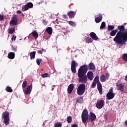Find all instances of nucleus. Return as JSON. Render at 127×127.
I'll return each instance as SVG.
<instances>
[{
	"label": "nucleus",
	"mask_w": 127,
	"mask_h": 127,
	"mask_svg": "<svg viewBox=\"0 0 127 127\" xmlns=\"http://www.w3.org/2000/svg\"><path fill=\"white\" fill-rule=\"evenodd\" d=\"M15 56V55L14 53H13V52H10L8 54V58L9 59H14Z\"/></svg>",
	"instance_id": "6ab92c4d"
},
{
	"label": "nucleus",
	"mask_w": 127,
	"mask_h": 127,
	"mask_svg": "<svg viewBox=\"0 0 127 127\" xmlns=\"http://www.w3.org/2000/svg\"><path fill=\"white\" fill-rule=\"evenodd\" d=\"M105 106V101L103 100H101L98 101L96 103V107L97 109H102Z\"/></svg>",
	"instance_id": "f8f14e48"
},
{
	"label": "nucleus",
	"mask_w": 127,
	"mask_h": 127,
	"mask_svg": "<svg viewBox=\"0 0 127 127\" xmlns=\"http://www.w3.org/2000/svg\"><path fill=\"white\" fill-rule=\"evenodd\" d=\"M108 100H112L115 97V94L113 93V88H110L108 93L106 95Z\"/></svg>",
	"instance_id": "0eeeda50"
},
{
	"label": "nucleus",
	"mask_w": 127,
	"mask_h": 127,
	"mask_svg": "<svg viewBox=\"0 0 127 127\" xmlns=\"http://www.w3.org/2000/svg\"><path fill=\"white\" fill-rule=\"evenodd\" d=\"M6 91L7 92H9V93H11V92H12V89H11V88L9 86H7L6 88Z\"/></svg>",
	"instance_id": "c85d7f7f"
},
{
	"label": "nucleus",
	"mask_w": 127,
	"mask_h": 127,
	"mask_svg": "<svg viewBox=\"0 0 127 127\" xmlns=\"http://www.w3.org/2000/svg\"><path fill=\"white\" fill-rule=\"evenodd\" d=\"M10 24L12 25H17V18L14 17L12 18L11 20L10 21Z\"/></svg>",
	"instance_id": "ddd939ff"
},
{
	"label": "nucleus",
	"mask_w": 127,
	"mask_h": 127,
	"mask_svg": "<svg viewBox=\"0 0 127 127\" xmlns=\"http://www.w3.org/2000/svg\"><path fill=\"white\" fill-rule=\"evenodd\" d=\"M117 32H118V29H116V30H113L110 33L111 36H115L116 34H117Z\"/></svg>",
	"instance_id": "a878e982"
},
{
	"label": "nucleus",
	"mask_w": 127,
	"mask_h": 127,
	"mask_svg": "<svg viewBox=\"0 0 127 127\" xmlns=\"http://www.w3.org/2000/svg\"><path fill=\"white\" fill-rule=\"evenodd\" d=\"M43 51L42 50H39L38 51V53H39V54H42Z\"/></svg>",
	"instance_id": "37998d69"
},
{
	"label": "nucleus",
	"mask_w": 127,
	"mask_h": 127,
	"mask_svg": "<svg viewBox=\"0 0 127 127\" xmlns=\"http://www.w3.org/2000/svg\"><path fill=\"white\" fill-rule=\"evenodd\" d=\"M14 32V29L13 28H11L9 29V33L10 34H12Z\"/></svg>",
	"instance_id": "c9c22d12"
},
{
	"label": "nucleus",
	"mask_w": 127,
	"mask_h": 127,
	"mask_svg": "<svg viewBox=\"0 0 127 127\" xmlns=\"http://www.w3.org/2000/svg\"><path fill=\"white\" fill-rule=\"evenodd\" d=\"M33 7V4L31 2H28L26 5H25L22 8L23 11H25V10H28L29 8Z\"/></svg>",
	"instance_id": "9b49d317"
},
{
	"label": "nucleus",
	"mask_w": 127,
	"mask_h": 127,
	"mask_svg": "<svg viewBox=\"0 0 127 127\" xmlns=\"http://www.w3.org/2000/svg\"><path fill=\"white\" fill-rule=\"evenodd\" d=\"M86 91V85L84 84H80L77 89V93L78 96H82Z\"/></svg>",
	"instance_id": "20e7f679"
},
{
	"label": "nucleus",
	"mask_w": 127,
	"mask_h": 127,
	"mask_svg": "<svg viewBox=\"0 0 127 127\" xmlns=\"http://www.w3.org/2000/svg\"><path fill=\"white\" fill-rule=\"evenodd\" d=\"M96 84H97L96 82H93L91 85L92 88H95L96 87Z\"/></svg>",
	"instance_id": "ea45409f"
},
{
	"label": "nucleus",
	"mask_w": 127,
	"mask_h": 127,
	"mask_svg": "<svg viewBox=\"0 0 127 127\" xmlns=\"http://www.w3.org/2000/svg\"><path fill=\"white\" fill-rule=\"evenodd\" d=\"M21 10H17V13L19 14V13H21Z\"/></svg>",
	"instance_id": "a18cd8bd"
},
{
	"label": "nucleus",
	"mask_w": 127,
	"mask_h": 127,
	"mask_svg": "<svg viewBox=\"0 0 127 127\" xmlns=\"http://www.w3.org/2000/svg\"><path fill=\"white\" fill-rule=\"evenodd\" d=\"M23 91L24 92V94H25L26 95L30 94V93H31V91H32V84H31L26 88H23Z\"/></svg>",
	"instance_id": "1a4fd4ad"
},
{
	"label": "nucleus",
	"mask_w": 127,
	"mask_h": 127,
	"mask_svg": "<svg viewBox=\"0 0 127 127\" xmlns=\"http://www.w3.org/2000/svg\"><path fill=\"white\" fill-rule=\"evenodd\" d=\"M42 77L43 78H46L47 77H49V74H48V73H44V74H42Z\"/></svg>",
	"instance_id": "4c0bfd02"
},
{
	"label": "nucleus",
	"mask_w": 127,
	"mask_h": 127,
	"mask_svg": "<svg viewBox=\"0 0 127 127\" xmlns=\"http://www.w3.org/2000/svg\"><path fill=\"white\" fill-rule=\"evenodd\" d=\"M16 39V36L13 35L11 38V40H12V41H15Z\"/></svg>",
	"instance_id": "58836bf2"
},
{
	"label": "nucleus",
	"mask_w": 127,
	"mask_h": 127,
	"mask_svg": "<svg viewBox=\"0 0 127 127\" xmlns=\"http://www.w3.org/2000/svg\"><path fill=\"white\" fill-rule=\"evenodd\" d=\"M68 23L71 25V26H76V24L72 21H69Z\"/></svg>",
	"instance_id": "72a5a7b5"
},
{
	"label": "nucleus",
	"mask_w": 127,
	"mask_h": 127,
	"mask_svg": "<svg viewBox=\"0 0 127 127\" xmlns=\"http://www.w3.org/2000/svg\"><path fill=\"white\" fill-rule=\"evenodd\" d=\"M32 34L36 39H37L38 38V33H37V32L34 31L32 32Z\"/></svg>",
	"instance_id": "5701e85b"
},
{
	"label": "nucleus",
	"mask_w": 127,
	"mask_h": 127,
	"mask_svg": "<svg viewBox=\"0 0 127 127\" xmlns=\"http://www.w3.org/2000/svg\"><path fill=\"white\" fill-rule=\"evenodd\" d=\"M118 28L120 31L117 32L115 37L114 38V42L117 45H124L127 41V32H124L125 27L123 25L118 26Z\"/></svg>",
	"instance_id": "f257e3e1"
},
{
	"label": "nucleus",
	"mask_w": 127,
	"mask_h": 127,
	"mask_svg": "<svg viewBox=\"0 0 127 127\" xmlns=\"http://www.w3.org/2000/svg\"><path fill=\"white\" fill-rule=\"evenodd\" d=\"M87 78L91 81L94 79V74L93 73V72L89 71L87 73Z\"/></svg>",
	"instance_id": "4468645a"
},
{
	"label": "nucleus",
	"mask_w": 127,
	"mask_h": 127,
	"mask_svg": "<svg viewBox=\"0 0 127 127\" xmlns=\"http://www.w3.org/2000/svg\"><path fill=\"white\" fill-rule=\"evenodd\" d=\"M71 127H78V125H77V124H73L72 125Z\"/></svg>",
	"instance_id": "c03bdc74"
},
{
	"label": "nucleus",
	"mask_w": 127,
	"mask_h": 127,
	"mask_svg": "<svg viewBox=\"0 0 127 127\" xmlns=\"http://www.w3.org/2000/svg\"><path fill=\"white\" fill-rule=\"evenodd\" d=\"M43 22L45 25H46L47 24V21H46L45 20H43Z\"/></svg>",
	"instance_id": "79ce46f5"
},
{
	"label": "nucleus",
	"mask_w": 127,
	"mask_h": 127,
	"mask_svg": "<svg viewBox=\"0 0 127 127\" xmlns=\"http://www.w3.org/2000/svg\"><path fill=\"white\" fill-rule=\"evenodd\" d=\"M104 120H107V116L106 115H105L104 116Z\"/></svg>",
	"instance_id": "49530a36"
},
{
	"label": "nucleus",
	"mask_w": 127,
	"mask_h": 127,
	"mask_svg": "<svg viewBox=\"0 0 127 127\" xmlns=\"http://www.w3.org/2000/svg\"><path fill=\"white\" fill-rule=\"evenodd\" d=\"M67 122L68 124H71V123H72V117H71V116H69L67 118Z\"/></svg>",
	"instance_id": "cd10ccee"
},
{
	"label": "nucleus",
	"mask_w": 127,
	"mask_h": 127,
	"mask_svg": "<svg viewBox=\"0 0 127 127\" xmlns=\"http://www.w3.org/2000/svg\"><path fill=\"white\" fill-rule=\"evenodd\" d=\"M46 31L48 34L51 35V34H52V28L50 27H48L46 29Z\"/></svg>",
	"instance_id": "b1692460"
},
{
	"label": "nucleus",
	"mask_w": 127,
	"mask_h": 127,
	"mask_svg": "<svg viewBox=\"0 0 127 127\" xmlns=\"http://www.w3.org/2000/svg\"><path fill=\"white\" fill-rule=\"evenodd\" d=\"M94 83H98L97 88L99 91V92L100 95H103V88L102 87V84L100 83V80L99 79V76H97L94 79Z\"/></svg>",
	"instance_id": "39448f33"
},
{
	"label": "nucleus",
	"mask_w": 127,
	"mask_h": 127,
	"mask_svg": "<svg viewBox=\"0 0 127 127\" xmlns=\"http://www.w3.org/2000/svg\"><path fill=\"white\" fill-rule=\"evenodd\" d=\"M73 89H74V85H73V84H70L67 88V92L68 94H71V93H72Z\"/></svg>",
	"instance_id": "2eb2a0df"
},
{
	"label": "nucleus",
	"mask_w": 127,
	"mask_h": 127,
	"mask_svg": "<svg viewBox=\"0 0 127 127\" xmlns=\"http://www.w3.org/2000/svg\"><path fill=\"white\" fill-rule=\"evenodd\" d=\"M114 27L113 25H108V31H110V30H113L114 29Z\"/></svg>",
	"instance_id": "f704fd0d"
},
{
	"label": "nucleus",
	"mask_w": 127,
	"mask_h": 127,
	"mask_svg": "<svg viewBox=\"0 0 127 127\" xmlns=\"http://www.w3.org/2000/svg\"><path fill=\"white\" fill-rule=\"evenodd\" d=\"M78 66V64L76 63V61H72L71 62V69L72 73H76V67Z\"/></svg>",
	"instance_id": "9d476101"
},
{
	"label": "nucleus",
	"mask_w": 127,
	"mask_h": 127,
	"mask_svg": "<svg viewBox=\"0 0 127 127\" xmlns=\"http://www.w3.org/2000/svg\"><path fill=\"white\" fill-rule=\"evenodd\" d=\"M122 58L125 61H127V54H125L122 56Z\"/></svg>",
	"instance_id": "473e14b6"
},
{
	"label": "nucleus",
	"mask_w": 127,
	"mask_h": 127,
	"mask_svg": "<svg viewBox=\"0 0 127 127\" xmlns=\"http://www.w3.org/2000/svg\"><path fill=\"white\" fill-rule=\"evenodd\" d=\"M42 61V59H37L36 60L37 64L38 65H40V62H41Z\"/></svg>",
	"instance_id": "e433bc0d"
},
{
	"label": "nucleus",
	"mask_w": 127,
	"mask_h": 127,
	"mask_svg": "<svg viewBox=\"0 0 127 127\" xmlns=\"http://www.w3.org/2000/svg\"><path fill=\"white\" fill-rule=\"evenodd\" d=\"M75 14H76V12H74L73 11H69L67 13V15L70 18L74 17V16H75Z\"/></svg>",
	"instance_id": "a211bd4d"
},
{
	"label": "nucleus",
	"mask_w": 127,
	"mask_h": 127,
	"mask_svg": "<svg viewBox=\"0 0 127 127\" xmlns=\"http://www.w3.org/2000/svg\"><path fill=\"white\" fill-rule=\"evenodd\" d=\"M88 69L89 70H95L96 69V66L93 63H90L88 65Z\"/></svg>",
	"instance_id": "aec40b11"
},
{
	"label": "nucleus",
	"mask_w": 127,
	"mask_h": 127,
	"mask_svg": "<svg viewBox=\"0 0 127 127\" xmlns=\"http://www.w3.org/2000/svg\"><path fill=\"white\" fill-rule=\"evenodd\" d=\"M44 50H43V49L42 50L43 51Z\"/></svg>",
	"instance_id": "3c124183"
},
{
	"label": "nucleus",
	"mask_w": 127,
	"mask_h": 127,
	"mask_svg": "<svg viewBox=\"0 0 127 127\" xmlns=\"http://www.w3.org/2000/svg\"><path fill=\"white\" fill-rule=\"evenodd\" d=\"M36 52L35 51L32 52L30 53V56L31 57V59H33L34 58H35V54Z\"/></svg>",
	"instance_id": "393cba45"
},
{
	"label": "nucleus",
	"mask_w": 127,
	"mask_h": 127,
	"mask_svg": "<svg viewBox=\"0 0 127 127\" xmlns=\"http://www.w3.org/2000/svg\"><path fill=\"white\" fill-rule=\"evenodd\" d=\"M13 51H16V48H14L12 49Z\"/></svg>",
	"instance_id": "09e8293b"
},
{
	"label": "nucleus",
	"mask_w": 127,
	"mask_h": 127,
	"mask_svg": "<svg viewBox=\"0 0 127 127\" xmlns=\"http://www.w3.org/2000/svg\"><path fill=\"white\" fill-rule=\"evenodd\" d=\"M93 42V40H92V39L89 38V37H87L86 38V42L87 43H91Z\"/></svg>",
	"instance_id": "bb28decb"
},
{
	"label": "nucleus",
	"mask_w": 127,
	"mask_h": 127,
	"mask_svg": "<svg viewBox=\"0 0 127 127\" xmlns=\"http://www.w3.org/2000/svg\"><path fill=\"white\" fill-rule=\"evenodd\" d=\"M116 86L117 87L118 90H119L120 91H123V90H124V85H123L122 84L117 83L116 84Z\"/></svg>",
	"instance_id": "dca6fc26"
},
{
	"label": "nucleus",
	"mask_w": 127,
	"mask_h": 127,
	"mask_svg": "<svg viewBox=\"0 0 127 127\" xmlns=\"http://www.w3.org/2000/svg\"><path fill=\"white\" fill-rule=\"evenodd\" d=\"M110 77V73H106V75L105 74H102L100 76V79L101 82H106V80H109V78Z\"/></svg>",
	"instance_id": "6e6552de"
},
{
	"label": "nucleus",
	"mask_w": 127,
	"mask_h": 127,
	"mask_svg": "<svg viewBox=\"0 0 127 127\" xmlns=\"http://www.w3.org/2000/svg\"><path fill=\"white\" fill-rule=\"evenodd\" d=\"M67 15H64V18H67Z\"/></svg>",
	"instance_id": "de8ad7c7"
},
{
	"label": "nucleus",
	"mask_w": 127,
	"mask_h": 127,
	"mask_svg": "<svg viewBox=\"0 0 127 127\" xmlns=\"http://www.w3.org/2000/svg\"><path fill=\"white\" fill-rule=\"evenodd\" d=\"M55 127H62V123H61L60 122H58L55 124Z\"/></svg>",
	"instance_id": "7c9ffc66"
},
{
	"label": "nucleus",
	"mask_w": 127,
	"mask_h": 127,
	"mask_svg": "<svg viewBox=\"0 0 127 127\" xmlns=\"http://www.w3.org/2000/svg\"><path fill=\"white\" fill-rule=\"evenodd\" d=\"M102 18H103L102 14H100L99 17L95 18V22H96V23H99V22L102 21Z\"/></svg>",
	"instance_id": "412c9836"
},
{
	"label": "nucleus",
	"mask_w": 127,
	"mask_h": 127,
	"mask_svg": "<svg viewBox=\"0 0 127 127\" xmlns=\"http://www.w3.org/2000/svg\"><path fill=\"white\" fill-rule=\"evenodd\" d=\"M88 119H89V114L88 113V111L87 110V109H84L82 112L81 115V119L82 123H83V124H85V123H86V122L88 121Z\"/></svg>",
	"instance_id": "423d86ee"
},
{
	"label": "nucleus",
	"mask_w": 127,
	"mask_h": 127,
	"mask_svg": "<svg viewBox=\"0 0 127 127\" xmlns=\"http://www.w3.org/2000/svg\"><path fill=\"white\" fill-rule=\"evenodd\" d=\"M2 119H3V123L6 126L9 125V112L7 111L4 112L2 114Z\"/></svg>",
	"instance_id": "7ed1b4c3"
},
{
	"label": "nucleus",
	"mask_w": 127,
	"mask_h": 127,
	"mask_svg": "<svg viewBox=\"0 0 127 127\" xmlns=\"http://www.w3.org/2000/svg\"><path fill=\"white\" fill-rule=\"evenodd\" d=\"M105 27H106V23L105 22H102L100 26V28L101 29H103V28H105Z\"/></svg>",
	"instance_id": "2f4dec72"
},
{
	"label": "nucleus",
	"mask_w": 127,
	"mask_h": 127,
	"mask_svg": "<svg viewBox=\"0 0 127 127\" xmlns=\"http://www.w3.org/2000/svg\"><path fill=\"white\" fill-rule=\"evenodd\" d=\"M26 86H27V82L26 81H25L23 82L22 84L23 89H25V88H26Z\"/></svg>",
	"instance_id": "c756f323"
},
{
	"label": "nucleus",
	"mask_w": 127,
	"mask_h": 127,
	"mask_svg": "<svg viewBox=\"0 0 127 127\" xmlns=\"http://www.w3.org/2000/svg\"><path fill=\"white\" fill-rule=\"evenodd\" d=\"M125 125L127 126V120L125 122Z\"/></svg>",
	"instance_id": "8fccbe9b"
},
{
	"label": "nucleus",
	"mask_w": 127,
	"mask_h": 127,
	"mask_svg": "<svg viewBox=\"0 0 127 127\" xmlns=\"http://www.w3.org/2000/svg\"><path fill=\"white\" fill-rule=\"evenodd\" d=\"M90 120L91 122H93V121H95V120H96V115L95 114L90 113Z\"/></svg>",
	"instance_id": "4be33fe9"
},
{
	"label": "nucleus",
	"mask_w": 127,
	"mask_h": 127,
	"mask_svg": "<svg viewBox=\"0 0 127 127\" xmlns=\"http://www.w3.org/2000/svg\"><path fill=\"white\" fill-rule=\"evenodd\" d=\"M3 20V15L0 14V21Z\"/></svg>",
	"instance_id": "a19ab883"
},
{
	"label": "nucleus",
	"mask_w": 127,
	"mask_h": 127,
	"mask_svg": "<svg viewBox=\"0 0 127 127\" xmlns=\"http://www.w3.org/2000/svg\"><path fill=\"white\" fill-rule=\"evenodd\" d=\"M88 71V65L87 64L81 65L78 69L77 76L79 78L78 81L82 84H86L88 81V77L85 74Z\"/></svg>",
	"instance_id": "f03ea898"
},
{
	"label": "nucleus",
	"mask_w": 127,
	"mask_h": 127,
	"mask_svg": "<svg viewBox=\"0 0 127 127\" xmlns=\"http://www.w3.org/2000/svg\"><path fill=\"white\" fill-rule=\"evenodd\" d=\"M90 37L93 40H98V36L96 35V34L94 32H91L90 34Z\"/></svg>",
	"instance_id": "f3484780"
}]
</instances>
